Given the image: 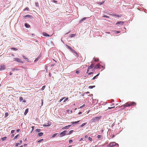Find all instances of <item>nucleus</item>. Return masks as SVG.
<instances>
[{
	"mask_svg": "<svg viewBox=\"0 0 147 147\" xmlns=\"http://www.w3.org/2000/svg\"><path fill=\"white\" fill-rule=\"evenodd\" d=\"M6 68V67L4 65H0V71H1L5 69Z\"/></svg>",
	"mask_w": 147,
	"mask_h": 147,
	"instance_id": "nucleus-5",
	"label": "nucleus"
},
{
	"mask_svg": "<svg viewBox=\"0 0 147 147\" xmlns=\"http://www.w3.org/2000/svg\"><path fill=\"white\" fill-rule=\"evenodd\" d=\"M104 1L103 2H98V4H100V5H102V4L104 3Z\"/></svg>",
	"mask_w": 147,
	"mask_h": 147,
	"instance_id": "nucleus-33",
	"label": "nucleus"
},
{
	"mask_svg": "<svg viewBox=\"0 0 147 147\" xmlns=\"http://www.w3.org/2000/svg\"><path fill=\"white\" fill-rule=\"evenodd\" d=\"M124 22H121V21H119V22H117L116 23V25H117L118 24H119L120 25H123V24H124Z\"/></svg>",
	"mask_w": 147,
	"mask_h": 147,
	"instance_id": "nucleus-8",
	"label": "nucleus"
},
{
	"mask_svg": "<svg viewBox=\"0 0 147 147\" xmlns=\"http://www.w3.org/2000/svg\"><path fill=\"white\" fill-rule=\"evenodd\" d=\"M32 16L30 15H26L24 16V18H31Z\"/></svg>",
	"mask_w": 147,
	"mask_h": 147,
	"instance_id": "nucleus-11",
	"label": "nucleus"
},
{
	"mask_svg": "<svg viewBox=\"0 0 147 147\" xmlns=\"http://www.w3.org/2000/svg\"><path fill=\"white\" fill-rule=\"evenodd\" d=\"M43 35L47 37V36H49V35L48 34L46 33L45 32H44L43 33Z\"/></svg>",
	"mask_w": 147,
	"mask_h": 147,
	"instance_id": "nucleus-12",
	"label": "nucleus"
},
{
	"mask_svg": "<svg viewBox=\"0 0 147 147\" xmlns=\"http://www.w3.org/2000/svg\"><path fill=\"white\" fill-rule=\"evenodd\" d=\"M28 109H26L25 110V112L24 113V115H26V114H27V113H28Z\"/></svg>",
	"mask_w": 147,
	"mask_h": 147,
	"instance_id": "nucleus-17",
	"label": "nucleus"
},
{
	"mask_svg": "<svg viewBox=\"0 0 147 147\" xmlns=\"http://www.w3.org/2000/svg\"><path fill=\"white\" fill-rule=\"evenodd\" d=\"M66 46L71 51L73 49L71 47H70L69 46L67 45H66Z\"/></svg>",
	"mask_w": 147,
	"mask_h": 147,
	"instance_id": "nucleus-22",
	"label": "nucleus"
},
{
	"mask_svg": "<svg viewBox=\"0 0 147 147\" xmlns=\"http://www.w3.org/2000/svg\"><path fill=\"white\" fill-rule=\"evenodd\" d=\"M102 137V136L100 135H98L97 136V137L98 138H101Z\"/></svg>",
	"mask_w": 147,
	"mask_h": 147,
	"instance_id": "nucleus-35",
	"label": "nucleus"
},
{
	"mask_svg": "<svg viewBox=\"0 0 147 147\" xmlns=\"http://www.w3.org/2000/svg\"><path fill=\"white\" fill-rule=\"evenodd\" d=\"M94 64H93V63L91 64V65L88 67V69H90L93 68L94 67Z\"/></svg>",
	"mask_w": 147,
	"mask_h": 147,
	"instance_id": "nucleus-10",
	"label": "nucleus"
},
{
	"mask_svg": "<svg viewBox=\"0 0 147 147\" xmlns=\"http://www.w3.org/2000/svg\"><path fill=\"white\" fill-rule=\"evenodd\" d=\"M23 58L24 59H28L25 56H23Z\"/></svg>",
	"mask_w": 147,
	"mask_h": 147,
	"instance_id": "nucleus-50",
	"label": "nucleus"
},
{
	"mask_svg": "<svg viewBox=\"0 0 147 147\" xmlns=\"http://www.w3.org/2000/svg\"><path fill=\"white\" fill-rule=\"evenodd\" d=\"M115 107L114 106L112 107H109L108 108V109H112V108H114Z\"/></svg>",
	"mask_w": 147,
	"mask_h": 147,
	"instance_id": "nucleus-36",
	"label": "nucleus"
},
{
	"mask_svg": "<svg viewBox=\"0 0 147 147\" xmlns=\"http://www.w3.org/2000/svg\"><path fill=\"white\" fill-rule=\"evenodd\" d=\"M25 26L27 28H28L30 27V26L28 24L25 23Z\"/></svg>",
	"mask_w": 147,
	"mask_h": 147,
	"instance_id": "nucleus-14",
	"label": "nucleus"
},
{
	"mask_svg": "<svg viewBox=\"0 0 147 147\" xmlns=\"http://www.w3.org/2000/svg\"><path fill=\"white\" fill-rule=\"evenodd\" d=\"M73 131H74L73 130H70L69 131H68V134H67L68 135L70 134H71Z\"/></svg>",
	"mask_w": 147,
	"mask_h": 147,
	"instance_id": "nucleus-24",
	"label": "nucleus"
},
{
	"mask_svg": "<svg viewBox=\"0 0 147 147\" xmlns=\"http://www.w3.org/2000/svg\"><path fill=\"white\" fill-rule=\"evenodd\" d=\"M82 113V112H80L78 113V114L79 115H80V114H81Z\"/></svg>",
	"mask_w": 147,
	"mask_h": 147,
	"instance_id": "nucleus-60",
	"label": "nucleus"
},
{
	"mask_svg": "<svg viewBox=\"0 0 147 147\" xmlns=\"http://www.w3.org/2000/svg\"><path fill=\"white\" fill-rule=\"evenodd\" d=\"M23 102H25L26 101L25 100H23V98L22 97L20 96L19 98V101L20 102H22V101Z\"/></svg>",
	"mask_w": 147,
	"mask_h": 147,
	"instance_id": "nucleus-7",
	"label": "nucleus"
},
{
	"mask_svg": "<svg viewBox=\"0 0 147 147\" xmlns=\"http://www.w3.org/2000/svg\"><path fill=\"white\" fill-rule=\"evenodd\" d=\"M35 5L36 7H38V3L36 2L35 3Z\"/></svg>",
	"mask_w": 147,
	"mask_h": 147,
	"instance_id": "nucleus-39",
	"label": "nucleus"
},
{
	"mask_svg": "<svg viewBox=\"0 0 147 147\" xmlns=\"http://www.w3.org/2000/svg\"><path fill=\"white\" fill-rule=\"evenodd\" d=\"M35 131L37 132H39L40 131V129H36L35 130Z\"/></svg>",
	"mask_w": 147,
	"mask_h": 147,
	"instance_id": "nucleus-27",
	"label": "nucleus"
},
{
	"mask_svg": "<svg viewBox=\"0 0 147 147\" xmlns=\"http://www.w3.org/2000/svg\"><path fill=\"white\" fill-rule=\"evenodd\" d=\"M43 140V139H40V140H39L38 141V142H40L42 141Z\"/></svg>",
	"mask_w": 147,
	"mask_h": 147,
	"instance_id": "nucleus-46",
	"label": "nucleus"
},
{
	"mask_svg": "<svg viewBox=\"0 0 147 147\" xmlns=\"http://www.w3.org/2000/svg\"><path fill=\"white\" fill-rule=\"evenodd\" d=\"M34 126H32V127H31V128H32V130H33V129H34Z\"/></svg>",
	"mask_w": 147,
	"mask_h": 147,
	"instance_id": "nucleus-63",
	"label": "nucleus"
},
{
	"mask_svg": "<svg viewBox=\"0 0 147 147\" xmlns=\"http://www.w3.org/2000/svg\"><path fill=\"white\" fill-rule=\"evenodd\" d=\"M72 52H73L76 55H78V54H77V52L75 51L74 50L72 49L71 51Z\"/></svg>",
	"mask_w": 147,
	"mask_h": 147,
	"instance_id": "nucleus-19",
	"label": "nucleus"
},
{
	"mask_svg": "<svg viewBox=\"0 0 147 147\" xmlns=\"http://www.w3.org/2000/svg\"><path fill=\"white\" fill-rule=\"evenodd\" d=\"M88 140H90V141H92V138H90V137H89L88 138Z\"/></svg>",
	"mask_w": 147,
	"mask_h": 147,
	"instance_id": "nucleus-47",
	"label": "nucleus"
},
{
	"mask_svg": "<svg viewBox=\"0 0 147 147\" xmlns=\"http://www.w3.org/2000/svg\"><path fill=\"white\" fill-rule=\"evenodd\" d=\"M96 76H94V77L93 78H92V79H93V80H94V79H95L96 78Z\"/></svg>",
	"mask_w": 147,
	"mask_h": 147,
	"instance_id": "nucleus-58",
	"label": "nucleus"
},
{
	"mask_svg": "<svg viewBox=\"0 0 147 147\" xmlns=\"http://www.w3.org/2000/svg\"><path fill=\"white\" fill-rule=\"evenodd\" d=\"M11 49H13V50L15 51H16L18 50V49H17L14 48H12Z\"/></svg>",
	"mask_w": 147,
	"mask_h": 147,
	"instance_id": "nucleus-34",
	"label": "nucleus"
},
{
	"mask_svg": "<svg viewBox=\"0 0 147 147\" xmlns=\"http://www.w3.org/2000/svg\"><path fill=\"white\" fill-rule=\"evenodd\" d=\"M86 18H83L81 20H80V22H82L84 20H85Z\"/></svg>",
	"mask_w": 147,
	"mask_h": 147,
	"instance_id": "nucleus-18",
	"label": "nucleus"
},
{
	"mask_svg": "<svg viewBox=\"0 0 147 147\" xmlns=\"http://www.w3.org/2000/svg\"><path fill=\"white\" fill-rule=\"evenodd\" d=\"M41 106H42L43 105V100L42 99H41Z\"/></svg>",
	"mask_w": 147,
	"mask_h": 147,
	"instance_id": "nucleus-43",
	"label": "nucleus"
},
{
	"mask_svg": "<svg viewBox=\"0 0 147 147\" xmlns=\"http://www.w3.org/2000/svg\"><path fill=\"white\" fill-rule=\"evenodd\" d=\"M101 118V116L97 117H94L91 119V121L92 122H96L97 121L99 120Z\"/></svg>",
	"mask_w": 147,
	"mask_h": 147,
	"instance_id": "nucleus-2",
	"label": "nucleus"
},
{
	"mask_svg": "<svg viewBox=\"0 0 147 147\" xmlns=\"http://www.w3.org/2000/svg\"><path fill=\"white\" fill-rule=\"evenodd\" d=\"M13 61H16L17 62L19 63H22V62L21 61V60L20 59L18 58H15L13 59Z\"/></svg>",
	"mask_w": 147,
	"mask_h": 147,
	"instance_id": "nucleus-4",
	"label": "nucleus"
},
{
	"mask_svg": "<svg viewBox=\"0 0 147 147\" xmlns=\"http://www.w3.org/2000/svg\"><path fill=\"white\" fill-rule=\"evenodd\" d=\"M93 74V72H91L89 73H88V74L89 75H90L91 74Z\"/></svg>",
	"mask_w": 147,
	"mask_h": 147,
	"instance_id": "nucleus-56",
	"label": "nucleus"
},
{
	"mask_svg": "<svg viewBox=\"0 0 147 147\" xmlns=\"http://www.w3.org/2000/svg\"><path fill=\"white\" fill-rule=\"evenodd\" d=\"M38 58H37L35 60V61H37L38 60Z\"/></svg>",
	"mask_w": 147,
	"mask_h": 147,
	"instance_id": "nucleus-62",
	"label": "nucleus"
},
{
	"mask_svg": "<svg viewBox=\"0 0 147 147\" xmlns=\"http://www.w3.org/2000/svg\"><path fill=\"white\" fill-rule=\"evenodd\" d=\"M95 87V86H90L89 87V88L90 89H92L94 87Z\"/></svg>",
	"mask_w": 147,
	"mask_h": 147,
	"instance_id": "nucleus-30",
	"label": "nucleus"
},
{
	"mask_svg": "<svg viewBox=\"0 0 147 147\" xmlns=\"http://www.w3.org/2000/svg\"><path fill=\"white\" fill-rule=\"evenodd\" d=\"M53 2L55 3H57V1L55 0H53Z\"/></svg>",
	"mask_w": 147,
	"mask_h": 147,
	"instance_id": "nucleus-53",
	"label": "nucleus"
},
{
	"mask_svg": "<svg viewBox=\"0 0 147 147\" xmlns=\"http://www.w3.org/2000/svg\"><path fill=\"white\" fill-rule=\"evenodd\" d=\"M28 8H25L24 9V10L25 11V10H28Z\"/></svg>",
	"mask_w": 147,
	"mask_h": 147,
	"instance_id": "nucleus-52",
	"label": "nucleus"
},
{
	"mask_svg": "<svg viewBox=\"0 0 147 147\" xmlns=\"http://www.w3.org/2000/svg\"><path fill=\"white\" fill-rule=\"evenodd\" d=\"M86 123H83L80 126L81 127H83L86 124Z\"/></svg>",
	"mask_w": 147,
	"mask_h": 147,
	"instance_id": "nucleus-28",
	"label": "nucleus"
},
{
	"mask_svg": "<svg viewBox=\"0 0 147 147\" xmlns=\"http://www.w3.org/2000/svg\"><path fill=\"white\" fill-rule=\"evenodd\" d=\"M72 52H73L76 55H78V54H77V52L75 51L74 50L72 49L71 51Z\"/></svg>",
	"mask_w": 147,
	"mask_h": 147,
	"instance_id": "nucleus-21",
	"label": "nucleus"
},
{
	"mask_svg": "<svg viewBox=\"0 0 147 147\" xmlns=\"http://www.w3.org/2000/svg\"><path fill=\"white\" fill-rule=\"evenodd\" d=\"M19 136V135L18 134V135H17L16 136H15L13 140H15V139H16Z\"/></svg>",
	"mask_w": 147,
	"mask_h": 147,
	"instance_id": "nucleus-29",
	"label": "nucleus"
},
{
	"mask_svg": "<svg viewBox=\"0 0 147 147\" xmlns=\"http://www.w3.org/2000/svg\"><path fill=\"white\" fill-rule=\"evenodd\" d=\"M72 52H73L76 55H78V54H77V52L75 51L74 50L72 49L71 51Z\"/></svg>",
	"mask_w": 147,
	"mask_h": 147,
	"instance_id": "nucleus-20",
	"label": "nucleus"
},
{
	"mask_svg": "<svg viewBox=\"0 0 147 147\" xmlns=\"http://www.w3.org/2000/svg\"><path fill=\"white\" fill-rule=\"evenodd\" d=\"M14 131H15L14 130H12L11 131V133H14Z\"/></svg>",
	"mask_w": 147,
	"mask_h": 147,
	"instance_id": "nucleus-51",
	"label": "nucleus"
},
{
	"mask_svg": "<svg viewBox=\"0 0 147 147\" xmlns=\"http://www.w3.org/2000/svg\"><path fill=\"white\" fill-rule=\"evenodd\" d=\"M76 73L77 74H78L80 73V72L79 71H76Z\"/></svg>",
	"mask_w": 147,
	"mask_h": 147,
	"instance_id": "nucleus-48",
	"label": "nucleus"
},
{
	"mask_svg": "<svg viewBox=\"0 0 147 147\" xmlns=\"http://www.w3.org/2000/svg\"><path fill=\"white\" fill-rule=\"evenodd\" d=\"M88 136H85V138H88Z\"/></svg>",
	"mask_w": 147,
	"mask_h": 147,
	"instance_id": "nucleus-61",
	"label": "nucleus"
},
{
	"mask_svg": "<svg viewBox=\"0 0 147 147\" xmlns=\"http://www.w3.org/2000/svg\"><path fill=\"white\" fill-rule=\"evenodd\" d=\"M68 99V98H65L63 102H65L66 100H67Z\"/></svg>",
	"mask_w": 147,
	"mask_h": 147,
	"instance_id": "nucleus-40",
	"label": "nucleus"
},
{
	"mask_svg": "<svg viewBox=\"0 0 147 147\" xmlns=\"http://www.w3.org/2000/svg\"><path fill=\"white\" fill-rule=\"evenodd\" d=\"M136 105V103L134 102H128L125 104L123 106L125 107H128L132 105Z\"/></svg>",
	"mask_w": 147,
	"mask_h": 147,
	"instance_id": "nucleus-3",
	"label": "nucleus"
},
{
	"mask_svg": "<svg viewBox=\"0 0 147 147\" xmlns=\"http://www.w3.org/2000/svg\"><path fill=\"white\" fill-rule=\"evenodd\" d=\"M57 135V134H54L53 136V137H55L56 135Z\"/></svg>",
	"mask_w": 147,
	"mask_h": 147,
	"instance_id": "nucleus-49",
	"label": "nucleus"
},
{
	"mask_svg": "<svg viewBox=\"0 0 147 147\" xmlns=\"http://www.w3.org/2000/svg\"><path fill=\"white\" fill-rule=\"evenodd\" d=\"M51 125V124L50 123H48L47 125H43L44 126H47V127H49V126H50Z\"/></svg>",
	"mask_w": 147,
	"mask_h": 147,
	"instance_id": "nucleus-15",
	"label": "nucleus"
},
{
	"mask_svg": "<svg viewBox=\"0 0 147 147\" xmlns=\"http://www.w3.org/2000/svg\"><path fill=\"white\" fill-rule=\"evenodd\" d=\"M103 17H106V18H109V17L107 16H106V15H104L103 16Z\"/></svg>",
	"mask_w": 147,
	"mask_h": 147,
	"instance_id": "nucleus-42",
	"label": "nucleus"
},
{
	"mask_svg": "<svg viewBox=\"0 0 147 147\" xmlns=\"http://www.w3.org/2000/svg\"><path fill=\"white\" fill-rule=\"evenodd\" d=\"M7 138L6 137H5L3 138H1V140L2 141H3L7 139Z\"/></svg>",
	"mask_w": 147,
	"mask_h": 147,
	"instance_id": "nucleus-23",
	"label": "nucleus"
},
{
	"mask_svg": "<svg viewBox=\"0 0 147 147\" xmlns=\"http://www.w3.org/2000/svg\"><path fill=\"white\" fill-rule=\"evenodd\" d=\"M120 32L119 31H116V33L118 34V33H119Z\"/></svg>",
	"mask_w": 147,
	"mask_h": 147,
	"instance_id": "nucleus-64",
	"label": "nucleus"
},
{
	"mask_svg": "<svg viewBox=\"0 0 147 147\" xmlns=\"http://www.w3.org/2000/svg\"><path fill=\"white\" fill-rule=\"evenodd\" d=\"M20 131V129H17V131L18 132H19V131Z\"/></svg>",
	"mask_w": 147,
	"mask_h": 147,
	"instance_id": "nucleus-59",
	"label": "nucleus"
},
{
	"mask_svg": "<svg viewBox=\"0 0 147 147\" xmlns=\"http://www.w3.org/2000/svg\"><path fill=\"white\" fill-rule=\"evenodd\" d=\"M73 142V141L72 140H70L69 141V143H71L72 142Z\"/></svg>",
	"mask_w": 147,
	"mask_h": 147,
	"instance_id": "nucleus-44",
	"label": "nucleus"
},
{
	"mask_svg": "<svg viewBox=\"0 0 147 147\" xmlns=\"http://www.w3.org/2000/svg\"><path fill=\"white\" fill-rule=\"evenodd\" d=\"M11 69L12 71H14L15 70H17V71L18 70H19V69L14 68H12Z\"/></svg>",
	"mask_w": 147,
	"mask_h": 147,
	"instance_id": "nucleus-26",
	"label": "nucleus"
},
{
	"mask_svg": "<svg viewBox=\"0 0 147 147\" xmlns=\"http://www.w3.org/2000/svg\"><path fill=\"white\" fill-rule=\"evenodd\" d=\"M8 115V113H6L5 114V117H7Z\"/></svg>",
	"mask_w": 147,
	"mask_h": 147,
	"instance_id": "nucleus-38",
	"label": "nucleus"
},
{
	"mask_svg": "<svg viewBox=\"0 0 147 147\" xmlns=\"http://www.w3.org/2000/svg\"><path fill=\"white\" fill-rule=\"evenodd\" d=\"M63 99L64 98H63L62 99H61L59 101V102H61L63 100Z\"/></svg>",
	"mask_w": 147,
	"mask_h": 147,
	"instance_id": "nucleus-57",
	"label": "nucleus"
},
{
	"mask_svg": "<svg viewBox=\"0 0 147 147\" xmlns=\"http://www.w3.org/2000/svg\"><path fill=\"white\" fill-rule=\"evenodd\" d=\"M107 146L109 147H113L114 146L118 147L119 144L115 142H110L109 145Z\"/></svg>",
	"mask_w": 147,
	"mask_h": 147,
	"instance_id": "nucleus-1",
	"label": "nucleus"
},
{
	"mask_svg": "<svg viewBox=\"0 0 147 147\" xmlns=\"http://www.w3.org/2000/svg\"><path fill=\"white\" fill-rule=\"evenodd\" d=\"M45 86H43L42 87V88H41V90H44L45 89Z\"/></svg>",
	"mask_w": 147,
	"mask_h": 147,
	"instance_id": "nucleus-37",
	"label": "nucleus"
},
{
	"mask_svg": "<svg viewBox=\"0 0 147 147\" xmlns=\"http://www.w3.org/2000/svg\"><path fill=\"white\" fill-rule=\"evenodd\" d=\"M98 61V59H95V60H94V61Z\"/></svg>",
	"mask_w": 147,
	"mask_h": 147,
	"instance_id": "nucleus-54",
	"label": "nucleus"
},
{
	"mask_svg": "<svg viewBox=\"0 0 147 147\" xmlns=\"http://www.w3.org/2000/svg\"><path fill=\"white\" fill-rule=\"evenodd\" d=\"M80 120L77 121H75V122H71V123L73 124H77L78 122H79V121H80Z\"/></svg>",
	"mask_w": 147,
	"mask_h": 147,
	"instance_id": "nucleus-16",
	"label": "nucleus"
},
{
	"mask_svg": "<svg viewBox=\"0 0 147 147\" xmlns=\"http://www.w3.org/2000/svg\"><path fill=\"white\" fill-rule=\"evenodd\" d=\"M66 131H63L61 132L60 134V135H61V136L62 137L66 135Z\"/></svg>",
	"mask_w": 147,
	"mask_h": 147,
	"instance_id": "nucleus-6",
	"label": "nucleus"
},
{
	"mask_svg": "<svg viewBox=\"0 0 147 147\" xmlns=\"http://www.w3.org/2000/svg\"><path fill=\"white\" fill-rule=\"evenodd\" d=\"M20 145V143H16L15 146H18V145Z\"/></svg>",
	"mask_w": 147,
	"mask_h": 147,
	"instance_id": "nucleus-32",
	"label": "nucleus"
},
{
	"mask_svg": "<svg viewBox=\"0 0 147 147\" xmlns=\"http://www.w3.org/2000/svg\"><path fill=\"white\" fill-rule=\"evenodd\" d=\"M43 134L42 132H40L38 134V136H42L43 135Z\"/></svg>",
	"mask_w": 147,
	"mask_h": 147,
	"instance_id": "nucleus-25",
	"label": "nucleus"
},
{
	"mask_svg": "<svg viewBox=\"0 0 147 147\" xmlns=\"http://www.w3.org/2000/svg\"><path fill=\"white\" fill-rule=\"evenodd\" d=\"M71 125H67V126H65V127H63L62 128V129H68L70 127V126H71Z\"/></svg>",
	"mask_w": 147,
	"mask_h": 147,
	"instance_id": "nucleus-9",
	"label": "nucleus"
},
{
	"mask_svg": "<svg viewBox=\"0 0 147 147\" xmlns=\"http://www.w3.org/2000/svg\"><path fill=\"white\" fill-rule=\"evenodd\" d=\"M76 35V34H71V35L70 36L72 38V37H74V36H75Z\"/></svg>",
	"mask_w": 147,
	"mask_h": 147,
	"instance_id": "nucleus-31",
	"label": "nucleus"
},
{
	"mask_svg": "<svg viewBox=\"0 0 147 147\" xmlns=\"http://www.w3.org/2000/svg\"><path fill=\"white\" fill-rule=\"evenodd\" d=\"M64 131H66V132H65L66 135H68L67 134H68V131H67L66 130H65Z\"/></svg>",
	"mask_w": 147,
	"mask_h": 147,
	"instance_id": "nucleus-55",
	"label": "nucleus"
},
{
	"mask_svg": "<svg viewBox=\"0 0 147 147\" xmlns=\"http://www.w3.org/2000/svg\"><path fill=\"white\" fill-rule=\"evenodd\" d=\"M114 16H115L117 17H120L121 16L119 15H116V14H115V15H114Z\"/></svg>",
	"mask_w": 147,
	"mask_h": 147,
	"instance_id": "nucleus-45",
	"label": "nucleus"
},
{
	"mask_svg": "<svg viewBox=\"0 0 147 147\" xmlns=\"http://www.w3.org/2000/svg\"><path fill=\"white\" fill-rule=\"evenodd\" d=\"M100 64L99 63L96 65L95 66L94 68H100Z\"/></svg>",
	"mask_w": 147,
	"mask_h": 147,
	"instance_id": "nucleus-13",
	"label": "nucleus"
},
{
	"mask_svg": "<svg viewBox=\"0 0 147 147\" xmlns=\"http://www.w3.org/2000/svg\"><path fill=\"white\" fill-rule=\"evenodd\" d=\"M85 106V105L84 104L82 106H80V108H83V107H84Z\"/></svg>",
	"mask_w": 147,
	"mask_h": 147,
	"instance_id": "nucleus-41",
	"label": "nucleus"
}]
</instances>
